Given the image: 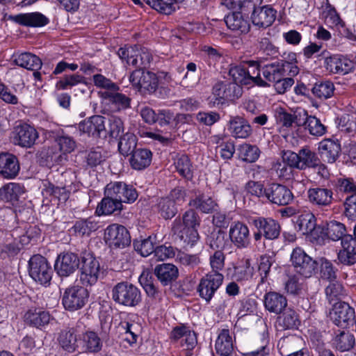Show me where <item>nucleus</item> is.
<instances>
[{
	"instance_id": "nucleus-14",
	"label": "nucleus",
	"mask_w": 356,
	"mask_h": 356,
	"mask_svg": "<svg viewBox=\"0 0 356 356\" xmlns=\"http://www.w3.org/2000/svg\"><path fill=\"white\" fill-rule=\"evenodd\" d=\"M81 260L76 254L63 252L60 254L55 262L54 268L60 277H67L79 268Z\"/></svg>"
},
{
	"instance_id": "nucleus-6",
	"label": "nucleus",
	"mask_w": 356,
	"mask_h": 356,
	"mask_svg": "<svg viewBox=\"0 0 356 356\" xmlns=\"http://www.w3.org/2000/svg\"><path fill=\"white\" fill-rule=\"evenodd\" d=\"M129 81L132 86L143 95L154 93L159 84L158 78L154 73L145 72L141 69L133 71L129 76Z\"/></svg>"
},
{
	"instance_id": "nucleus-8",
	"label": "nucleus",
	"mask_w": 356,
	"mask_h": 356,
	"mask_svg": "<svg viewBox=\"0 0 356 356\" xmlns=\"http://www.w3.org/2000/svg\"><path fill=\"white\" fill-rule=\"evenodd\" d=\"M224 276L222 273H208L203 276L197 287L200 297L210 302L217 290L222 285Z\"/></svg>"
},
{
	"instance_id": "nucleus-26",
	"label": "nucleus",
	"mask_w": 356,
	"mask_h": 356,
	"mask_svg": "<svg viewBox=\"0 0 356 356\" xmlns=\"http://www.w3.org/2000/svg\"><path fill=\"white\" fill-rule=\"evenodd\" d=\"M325 67L333 74H346L353 69V61L346 57L334 55L325 58Z\"/></svg>"
},
{
	"instance_id": "nucleus-17",
	"label": "nucleus",
	"mask_w": 356,
	"mask_h": 356,
	"mask_svg": "<svg viewBox=\"0 0 356 356\" xmlns=\"http://www.w3.org/2000/svg\"><path fill=\"white\" fill-rule=\"evenodd\" d=\"M250 223L256 229L261 231L266 240H275L280 235V225L271 218L255 217L251 219Z\"/></svg>"
},
{
	"instance_id": "nucleus-27",
	"label": "nucleus",
	"mask_w": 356,
	"mask_h": 356,
	"mask_svg": "<svg viewBox=\"0 0 356 356\" xmlns=\"http://www.w3.org/2000/svg\"><path fill=\"white\" fill-rule=\"evenodd\" d=\"M318 151L324 161L332 163L339 156L341 145L330 138H325L318 143Z\"/></svg>"
},
{
	"instance_id": "nucleus-15",
	"label": "nucleus",
	"mask_w": 356,
	"mask_h": 356,
	"mask_svg": "<svg viewBox=\"0 0 356 356\" xmlns=\"http://www.w3.org/2000/svg\"><path fill=\"white\" fill-rule=\"evenodd\" d=\"M266 197L272 204L285 206L293 201V195L286 186L273 183L266 188Z\"/></svg>"
},
{
	"instance_id": "nucleus-13",
	"label": "nucleus",
	"mask_w": 356,
	"mask_h": 356,
	"mask_svg": "<svg viewBox=\"0 0 356 356\" xmlns=\"http://www.w3.org/2000/svg\"><path fill=\"white\" fill-rule=\"evenodd\" d=\"M230 241L238 249L247 248L251 243L250 232L248 226L239 220L232 222L229 229Z\"/></svg>"
},
{
	"instance_id": "nucleus-42",
	"label": "nucleus",
	"mask_w": 356,
	"mask_h": 356,
	"mask_svg": "<svg viewBox=\"0 0 356 356\" xmlns=\"http://www.w3.org/2000/svg\"><path fill=\"white\" fill-rule=\"evenodd\" d=\"M229 75L232 78L234 83L238 85H252V76L249 74L245 61L243 62V64L231 66L229 70Z\"/></svg>"
},
{
	"instance_id": "nucleus-38",
	"label": "nucleus",
	"mask_w": 356,
	"mask_h": 356,
	"mask_svg": "<svg viewBox=\"0 0 356 356\" xmlns=\"http://www.w3.org/2000/svg\"><path fill=\"white\" fill-rule=\"evenodd\" d=\"M277 317V325L284 330L298 329L300 320L297 312L291 308H285Z\"/></svg>"
},
{
	"instance_id": "nucleus-47",
	"label": "nucleus",
	"mask_w": 356,
	"mask_h": 356,
	"mask_svg": "<svg viewBox=\"0 0 356 356\" xmlns=\"http://www.w3.org/2000/svg\"><path fill=\"white\" fill-rule=\"evenodd\" d=\"M15 63L29 70H38L42 67L40 58L31 53L24 52L15 56Z\"/></svg>"
},
{
	"instance_id": "nucleus-46",
	"label": "nucleus",
	"mask_w": 356,
	"mask_h": 356,
	"mask_svg": "<svg viewBox=\"0 0 356 356\" xmlns=\"http://www.w3.org/2000/svg\"><path fill=\"white\" fill-rule=\"evenodd\" d=\"M302 343V339L296 335L287 336L280 339L277 346L282 356L298 351Z\"/></svg>"
},
{
	"instance_id": "nucleus-37",
	"label": "nucleus",
	"mask_w": 356,
	"mask_h": 356,
	"mask_svg": "<svg viewBox=\"0 0 356 356\" xmlns=\"http://www.w3.org/2000/svg\"><path fill=\"white\" fill-rule=\"evenodd\" d=\"M225 22L229 29L241 33H247L250 29L249 22L243 18L240 12H233L228 14L225 17Z\"/></svg>"
},
{
	"instance_id": "nucleus-29",
	"label": "nucleus",
	"mask_w": 356,
	"mask_h": 356,
	"mask_svg": "<svg viewBox=\"0 0 356 356\" xmlns=\"http://www.w3.org/2000/svg\"><path fill=\"white\" fill-rule=\"evenodd\" d=\"M302 111L300 112L289 113L286 109L282 107L276 108L275 111V118L278 124L284 128H291L295 124L298 127L302 126Z\"/></svg>"
},
{
	"instance_id": "nucleus-58",
	"label": "nucleus",
	"mask_w": 356,
	"mask_h": 356,
	"mask_svg": "<svg viewBox=\"0 0 356 356\" xmlns=\"http://www.w3.org/2000/svg\"><path fill=\"white\" fill-rule=\"evenodd\" d=\"M238 156L244 161L252 163L256 161L260 154L259 149L256 145L243 144L238 148Z\"/></svg>"
},
{
	"instance_id": "nucleus-10",
	"label": "nucleus",
	"mask_w": 356,
	"mask_h": 356,
	"mask_svg": "<svg viewBox=\"0 0 356 356\" xmlns=\"http://www.w3.org/2000/svg\"><path fill=\"white\" fill-rule=\"evenodd\" d=\"M332 321L337 326L347 328L353 325L355 318V309L346 302H336L330 312Z\"/></svg>"
},
{
	"instance_id": "nucleus-49",
	"label": "nucleus",
	"mask_w": 356,
	"mask_h": 356,
	"mask_svg": "<svg viewBox=\"0 0 356 356\" xmlns=\"http://www.w3.org/2000/svg\"><path fill=\"white\" fill-rule=\"evenodd\" d=\"M189 205L195 207L205 213H211L216 210L217 203L211 197L202 194L189 202Z\"/></svg>"
},
{
	"instance_id": "nucleus-35",
	"label": "nucleus",
	"mask_w": 356,
	"mask_h": 356,
	"mask_svg": "<svg viewBox=\"0 0 356 356\" xmlns=\"http://www.w3.org/2000/svg\"><path fill=\"white\" fill-rule=\"evenodd\" d=\"M123 209V204L120 201H118L114 197H110L107 194H104V197L98 204L96 213L99 216L102 215H118Z\"/></svg>"
},
{
	"instance_id": "nucleus-21",
	"label": "nucleus",
	"mask_w": 356,
	"mask_h": 356,
	"mask_svg": "<svg viewBox=\"0 0 356 356\" xmlns=\"http://www.w3.org/2000/svg\"><path fill=\"white\" fill-rule=\"evenodd\" d=\"M102 348V341L97 333L86 330L82 325V332L79 338V350L88 353H98Z\"/></svg>"
},
{
	"instance_id": "nucleus-7",
	"label": "nucleus",
	"mask_w": 356,
	"mask_h": 356,
	"mask_svg": "<svg viewBox=\"0 0 356 356\" xmlns=\"http://www.w3.org/2000/svg\"><path fill=\"white\" fill-rule=\"evenodd\" d=\"M104 194L110 197L115 198L120 203L131 204L134 202L138 194L136 189L132 186L122 181H111L104 188Z\"/></svg>"
},
{
	"instance_id": "nucleus-61",
	"label": "nucleus",
	"mask_w": 356,
	"mask_h": 356,
	"mask_svg": "<svg viewBox=\"0 0 356 356\" xmlns=\"http://www.w3.org/2000/svg\"><path fill=\"white\" fill-rule=\"evenodd\" d=\"M124 131V126L122 120L115 115H111L108 119V129L106 132L114 138H120Z\"/></svg>"
},
{
	"instance_id": "nucleus-36",
	"label": "nucleus",
	"mask_w": 356,
	"mask_h": 356,
	"mask_svg": "<svg viewBox=\"0 0 356 356\" xmlns=\"http://www.w3.org/2000/svg\"><path fill=\"white\" fill-rule=\"evenodd\" d=\"M18 229H15L13 233L3 232L0 237V248L2 252L6 253L8 257L17 255L21 250V246L17 242Z\"/></svg>"
},
{
	"instance_id": "nucleus-5",
	"label": "nucleus",
	"mask_w": 356,
	"mask_h": 356,
	"mask_svg": "<svg viewBox=\"0 0 356 356\" xmlns=\"http://www.w3.org/2000/svg\"><path fill=\"white\" fill-rule=\"evenodd\" d=\"M89 292L84 286L67 288L62 295V304L65 310L75 312L83 308L88 301Z\"/></svg>"
},
{
	"instance_id": "nucleus-2",
	"label": "nucleus",
	"mask_w": 356,
	"mask_h": 356,
	"mask_svg": "<svg viewBox=\"0 0 356 356\" xmlns=\"http://www.w3.org/2000/svg\"><path fill=\"white\" fill-rule=\"evenodd\" d=\"M80 264V282L86 286L94 285L102 273L99 261L92 254L84 253Z\"/></svg>"
},
{
	"instance_id": "nucleus-1",
	"label": "nucleus",
	"mask_w": 356,
	"mask_h": 356,
	"mask_svg": "<svg viewBox=\"0 0 356 356\" xmlns=\"http://www.w3.org/2000/svg\"><path fill=\"white\" fill-rule=\"evenodd\" d=\"M113 300L125 307H136L142 301L140 289L128 282H120L115 284L111 291Z\"/></svg>"
},
{
	"instance_id": "nucleus-52",
	"label": "nucleus",
	"mask_w": 356,
	"mask_h": 356,
	"mask_svg": "<svg viewBox=\"0 0 356 356\" xmlns=\"http://www.w3.org/2000/svg\"><path fill=\"white\" fill-rule=\"evenodd\" d=\"M334 83L326 80L316 82L312 88V92L317 98L327 99L334 95Z\"/></svg>"
},
{
	"instance_id": "nucleus-22",
	"label": "nucleus",
	"mask_w": 356,
	"mask_h": 356,
	"mask_svg": "<svg viewBox=\"0 0 356 356\" xmlns=\"http://www.w3.org/2000/svg\"><path fill=\"white\" fill-rule=\"evenodd\" d=\"M9 19L22 26L29 27H42L49 22V19L39 12L10 15Z\"/></svg>"
},
{
	"instance_id": "nucleus-51",
	"label": "nucleus",
	"mask_w": 356,
	"mask_h": 356,
	"mask_svg": "<svg viewBox=\"0 0 356 356\" xmlns=\"http://www.w3.org/2000/svg\"><path fill=\"white\" fill-rule=\"evenodd\" d=\"M118 55L122 62L129 65L138 67V49L137 46H127L120 47L118 51Z\"/></svg>"
},
{
	"instance_id": "nucleus-23",
	"label": "nucleus",
	"mask_w": 356,
	"mask_h": 356,
	"mask_svg": "<svg viewBox=\"0 0 356 356\" xmlns=\"http://www.w3.org/2000/svg\"><path fill=\"white\" fill-rule=\"evenodd\" d=\"M227 130L235 138H248L252 133V129L248 122L238 115L230 118L227 123Z\"/></svg>"
},
{
	"instance_id": "nucleus-20",
	"label": "nucleus",
	"mask_w": 356,
	"mask_h": 356,
	"mask_svg": "<svg viewBox=\"0 0 356 356\" xmlns=\"http://www.w3.org/2000/svg\"><path fill=\"white\" fill-rule=\"evenodd\" d=\"M277 11L270 5L261 6L251 13L250 19L255 26L266 29L276 18Z\"/></svg>"
},
{
	"instance_id": "nucleus-62",
	"label": "nucleus",
	"mask_w": 356,
	"mask_h": 356,
	"mask_svg": "<svg viewBox=\"0 0 356 356\" xmlns=\"http://www.w3.org/2000/svg\"><path fill=\"white\" fill-rule=\"evenodd\" d=\"M261 70L264 77L268 81L275 83L282 78L278 62L266 65Z\"/></svg>"
},
{
	"instance_id": "nucleus-30",
	"label": "nucleus",
	"mask_w": 356,
	"mask_h": 356,
	"mask_svg": "<svg viewBox=\"0 0 356 356\" xmlns=\"http://www.w3.org/2000/svg\"><path fill=\"white\" fill-rule=\"evenodd\" d=\"M158 280L163 286L172 284L179 276V270L172 264H162L156 266L154 270Z\"/></svg>"
},
{
	"instance_id": "nucleus-59",
	"label": "nucleus",
	"mask_w": 356,
	"mask_h": 356,
	"mask_svg": "<svg viewBox=\"0 0 356 356\" xmlns=\"http://www.w3.org/2000/svg\"><path fill=\"white\" fill-rule=\"evenodd\" d=\"M80 83H86L85 78L78 74L65 75L62 77L56 84L58 90H67Z\"/></svg>"
},
{
	"instance_id": "nucleus-3",
	"label": "nucleus",
	"mask_w": 356,
	"mask_h": 356,
	"mask_svg": "<svg viewBox=\"0 0 356 356\" xmlns=\"http://www.w3.org/2000/svg\"><path fill=\"white\" fill-rule=\"evenodd\" d=\"M290 261L294 270L304 277H311L318 268V263L309 256L303 249L297 247L291 254Z\"/></svg>"
},
{
	"instance_id": "nucleus-56",
	"label": "nucleus",
	"mask_w": 356,
	"mask_h": 356,
	"mask_svg": "<svg viewBox=\"0 0 356 356\" xmlns=\"http://www.w3.org/2000/svg\"><path fill=\"white\" fill-rule=\"evenodd\" d=\"M139 282L149 297L156 298L159 296V291L154 284V279L151 274L143 272L140 277Z\"/></svg>"
},
{
	"instance_id": "nucleus-57",
	"label": "nucleus",
	"mask_w": 356,
	"mask_h": 356,
	"mask_svg": "<svg viewBox=\"0 0 356 356\" xmlns=\"http://www.w3.org/2000/svg\"><path fill=\"white\" fill-rule=\"evenodd\" d=\"M175 165L181 176L187 179H192L193 167L188 156L183 154L178 156L175 161Z\"/></svg>"
},
{
	"instance_id": "nucleus-44",
	"label": "nucleus",
	"mask_w": 356,
	"mask_h": 356,
	"mask_svg": "<svg viewBox=\"0 0 356 356\" xmlns=\"http://www.w3.org/2000/svg\"><path fill=\"white\" fill-rule=\"evenodd\" d=\"M316 222V217L312 213L305 211L297 216L295 226L299 232L306 235L314 229Z\"/></svg>"
},
{
	"instance_id": "nucleus-45",
	"label": "nucleus",
	"mask_w": 356,
	"mask_h": 356,
	"mask_svg": "<svg viewBox=\"0 0 356 356\" xmlns=\"http://www.w3.org/2000/svg\"><path fill=\"white\" fill-rule=\"evenodd\" d=\"M254 268L249 259H242L234 266L232 277L237 282L245 281L252 278Z\"/></svg>"
},
{
	"instance_id": "nucleus-9",
	"label": "nucleus",
	"mask_w": 356,
	"mask_h": 356,
	"mask_svg": "<svg viewBox=\"0 0 356 356\" xmlns=\"http://www.w3.org/2000/svg\"><path fill=\"white\" fill-rule=\"evenodd\" d=\"M200 218L193 209H188L182 215V217L176 218L172 223V232L181 239L184 238V234L188 233L189 229H195L200 226Z\"/></svg>"
},
{
	"instance_id": "nucleus-41",
	"label": "nucleus",
	"mask_w": 356,
	"mask_h": 356,
	"mask_svg": "<svg viewBox=\"0 0 356 356\" xmlns=\"http://www.w3.org/2000/svg\"><path fill=\"white\" fill-rule=\"evenodd\" d=\"M155 209L161 217L165 220L172 219L178 211L173 200L167 197L158 198Z\"/></svg>"
},
{
	"instance_id": "nucleus-63",
	"label": "nucleus",
	"mask_w": 356,
	"mask_h": 356,
	"mask_svg": "<svg viewBox=\"0 0 356 356\" xmlns=\"http://www.w3.org/2000/svg\"><path fill=\"white\" fill-rule=\"evenodd\" d=\"M325 293L330 300L341 298L346 295L343 286L336 280L330 282L329 285L325 289Z\"/></svg>"
},
{
	"instance_id": "nucleus-33",
	"label": "nucleus",
	"mask_w": 356,
	"mask_h": 356,
	"mask_svg": "<svg viewBox=\"0 0 356 356\" xmlns=\"http://www.w3.org/2000/svg\"><path fill=\"white\" fill-rule=\"evenodd\" d=\"M130 156V165L136 170H143L149 166L152 163V153L147 148H138Z\"/></svg>"
},
{
	"instance_id": "nucleus-48",
	"label": "nucleus",
	"mask_w": 356,
	"mask_h": 356,
	"mask_svg": "<svg viewBox=\"0 0 356 356\" xmlns=\"http://www.w3.org/2000/svg\"><path fill=\"white\" fill-rule=\"evenodd\" d=\"M137 137L135 134L127 132L119 138L118 151L124 156L131 155L136 149Z\"/></svg>"
},
{
	"instance_id": "nucleus-40",
	"label": "nucleus",
	"mask_w": 356,
	"mask_h": 356,
	"mask_svg": "<svg viewBox=\"0 0 356 356\" xmlns=\"http://www.w3.org/2000/svg\"><path fill=\"white\" fill-rule=\"evenodd\" d=\"M215 348L220 356H230L233 352V341L227 329H223L219 333L216 341Z\"/></svg>"
},
{
	"instance_id": "nucleus-34",
	"label": "nucleus",
	"mask_w": 356,
	"mask_h": 356,
	"mask_svg": "<svg viewBox=\"0 0 356 356\" xmlns=\"http://www.w3.org/2000/svg\"><path fill=\"white\" fill-rule=\"evenodd\" d=\"M120 90H115L113 92H101V97L109 102L114 108L120 111L131 107V99L126 95L120 92Z\"/></svg>"
},
{
	"instance_id": "nucleus-43",
	"label": "nucleus",
	"mask_w": 356,
	"mask_h": 356,
	"mask_svg": "<svg viewBox=\"0 0 356 356\" xmlns=\"http://www.w3.org/2000/svg\"><path fill=\"white\" fill-rule=\"evenodd\" d=\"M99 228L97 222L92 217L81 218L76 220L71 228L74 234L79 236H88L92 232Z\"/></svg>"
},
{
	"instance_id": "nucleus-4",
	"label": "nucleus",
	"mask_w": 356,
	"mask_h": 356,
	"mask_svg": "<svg viewBox=\"0 0 356 356\" xmlns=\"http://www.w3.org/2000/svg\"><path fill=\"white\" fill-rule=\"evenodd\" d=\"M52 269L47 259L40 254H35L29 261V273L36 282L49 284L52 276Z\"/></svg>"
},
{
	"instance_id": "nucleus-55",
	"label": "nucleus",
	"mask_w": 356,
	"mask_h": 356,
	"mask_svg": "<svg viewBox=\"0 0 356 356\" xmlns=\"http://www.w3.org/2000/svg\"><path fill=\"white\" fill-rule=\"evenodd\" d=\"M327 238L337 241L339 240H342V238L347 235L346 226L338 221L331 220L330 222H327Z\"/></svg>"
},
{
	"instance_id": "nucleus-60",
	"label": "nucleus",
	"mask_w": 356,
	"mask_h": 356,
	"mask_svg": "<svg viewBox=\"0 0 356 356\" xmlns=\"http://www.w3.org/2000/svg\"><path fill=\"white\" fill-rule=\"evenodd\" d=\"M334 186L340 193L356 194V181L351 177H339L335 181Z\"/></svg>"
},
{
	"instance_id": "nucleus-11",
	"label": "nucleus",
	"mask_w": 356,
	"mask_h": 356,
	"mask_svg": "<svg viewBox=\"0 0 356 356\" xmlns=\"http://www.w3.org/2000/svg\"><path fill=\"white\" fill-rule=\"evenodd\" d=\"M104 240L111 248H124L131 243V236L125 227L117 224L109 225L104 232Z\"/></svg>"
},
{
	"instance_id": "nucleus-31",
	"label": "nucleus",
	"mask_w": 356,
	"mask_h": 356,
	"mask_svg": "<svg viewBox=\"0 0 356 356\" xmlns=\"http://www.w3.org/2000/svg\"><path fill=\"white\" fill-rule=\"evenodd\" d=\"M24 187L18 183H9L0 188V200L16 205L24 193Z\"/></svg>"
},
{
	"instance_id": "nucleus-25",
	"label": "nucleus",
	"mask_w": 356,
	"mask_h": 356,
	"mask_svg": "<svg viewBox=\"0 0 356 356\" xmlns=\"http://www.w3.org/2000/svg\"><path fill=\"white\" fill-rule=\"evenodd\" d=\"M56 143L59 146L60 151L62 154H55L53 152L52 149H49L47 152V154L51 157V161L61 163L63 160H67L66 154L71 153L74 150L76 147V142L72 137L60 136L57 138Z\"/></svg>"
},
{
	"instance_id": "nucleus-19",
	"label": "nucleus",
	"mask_w": 356,
	"mask_h": 356,
	"mask_svg": "<svg viewBox=\"0 0 356 356\" xmlns=\"http://www.w3.org/2000/svg\"><path fill=\"white\" fill-rule=\"evenodd\" d=\"M37 130L28 124L18 126L13 131V143L22 147L30 148L38 138Z\"/></svg>"
},
{
	"instance_id": "nucleus-28",
	"label": "nucleus",
	"mask_w": 356,
	"mask_h": 356,
	"mask_svg": "<svg viewBox=\"0 0 356 356\" xmlns=\"http://www.w3.org/2000/svg\"><path fill=\"white\" fill-rule=\"evenodd\" d=\"M24 321L36 328H40L50 322L51 315L49 312L35 307L28 309L24 315Z\"/></svg>"
},
{
	"instance_id": "nucleus-50",
	"label": "nucleus",
	"mask_w": 356,
	"mask_h": 356,
	"mask_svg": "<svg viewBox=\"0 0 356 356\" xmlns=\"http://www.w3.org/2000/svg\"><path fill=\"white\" fill-rule=\"evenodd\" d=\"M300 170L315 168L321 163L316 154L309 147H304L299 150Z\"/></svg>"
},
{
	"instance_id": "nucleus-54",
	"label": "nucleus",
	"mask_w": 356,
	"mask_h": 356,
	"mask_svg": "<svg viewBox=\"0 0 356 356\" xmlns=\"http://www.w3.org/2000/svg\"><path fill=\"white\" fill-rule=\"evenodd\" d=\"M337 349L341 352L350 350L355 344L354 336L348 332L341 331L334 339Z\"/></svg>"
},
{
	"instance_id": "nucleus-16",
	"label": "nucleus",
	"mask_w": 356,
	"mask_h": 356,
	"mask_svg": "<svg viewBox=\"0 0 356 356\" xmlns=\"http://www.w3.org/2000/svg\"><path fill=\"white\" fill-rule=\"evenodd\" d=\"M309 202L321 209L327 210L334 202V192L324 187L311 188L307 191Z\"/></svg>"
},
{
	"instance_id": "nucleus-32",
	"label": "nucleus",
	"mask_w": 356,
	"mask_h": 356,
	"mask_svg": "<svg viewBox=\"0 0 356 356\" xmlns=\"http://www.w3.org/2000/svg\"><path fill=\"white\" fill-rule=\"evenodd\" d=\"M264 306L271 313L281 314L287 307V299L280 293L270 291L264 296Z\"/></svg>"
},
{
	"instance_id": "nucleus-64",
	"label": "nucleus",
	"mask_w": 356,
	"mask_h": 356,
	"mask_svg": "<svg viewBox=\"0 0 356 356\" xmlns=\"http://www.w3.org/2000/svg\"><path fill=\"white\" fill-rule=\"evenodd\" d=\"M208 244L213 250L222 251L227 244L225 232L218 230L217 232H212L208 239Z\"/></svg>"
},
{
	"instance_id": "nucleus-18",
	"label": "nucleus",
	"mask_w": 356,
	"mask_h": 356,
	"mask_svg": "<svg viewBox=\"0 0 356 356\" xmlns=\"http://www.w3.org/2000/svg\"><path fill=\"white\" fill-rule=\"evenodd\" d=\"M106 118L102 115H93L83 120L78 124L80 134H87L94 138L101 137L102 134H106Z\"/></svg>"
},
{
	"instance_id": "nucleus-24",
	"label": "nucleus",
	"mask_w": 356,
	"mask_h": 356,
	"mask_svg": "<svg viewBox=\"0 0 356 356\" xmlns=\"http://www.w3.org/2000/svg\"><path fill=\"white\" fill-rule=\"evenodd\" d=\"M20 170L18 159L10 153L0 154V175L4 178L13 179Z\"/></svg>"
},
{
	"instance_id": "nucleus-12",
	"label": "nucleus",
	"mask_w": 356,
	"mask_h": 356,
	"mask_svg": "<svg viewBox=\"0 0 356 356\" xmlns=\"http://www.w3.org/2000/svg\"><path fill=\"white\" fill-rule=\"evenodd\" d=\"M82 325V322L78 321L74 326L60 331L58 337V341L65 350L70 353L79 350Z\"/></svg>"
},
{
	"instance_id": "nucleus-53",
	"label": "nucleus",
	"mask_w": 356,
	"mask_h": 356,
	"mask_svg": "<svg viewBox=\"0 0 356 356\" xmlns=\"http://www.w3.org/2000/svg\"><path fill=\"white\" fill-rule=\"evenodd\" d=\"M156 236H149L147 238L134 240V250L143 257H147L154 252Z\"/></svg>"
},
{
	"instance_id": "nucleus-39",
	"label": "nucleus",
	"mask_w": 356,
	"mask_h": 356,
	"mask_svg": "<svg viewBox=\"0 0 356 356\" xmlns=\"http://www.w3.org/2000/svg\"><path fill=\"white\" fill-rule=\"evenodd\" d=\"M303 123L302 126H305L309 133L314 136H322L327 131L326 127L323 124L321 120L314 115H308L307 112L302 110Z\"/></svg>"
}]
</instances>
